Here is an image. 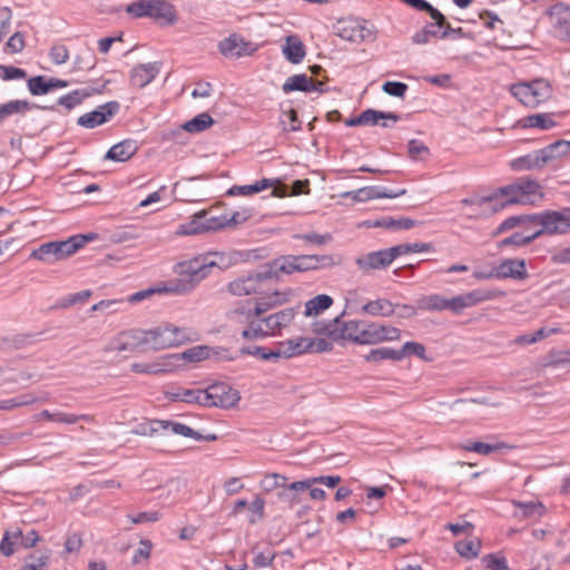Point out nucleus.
<instances>
[{
  "instance_id": "60",
  "label": "nucleus",
  "mask_w": 570,
  "mask_h": 570,
  "mask_svg": "<svg viewBox=\"0 0 570 570\" xmlns=\"http://www.w3.org/2000/svg\"><path fill=\"white\" fill-rule=\"evenodd\" d=\"M204 213V223L206 232L218 230L227 227L226 214L220 216H209V212L202 210Z\"/></svg>"
},
{
  "instance_id": "23",
  "label": "nucleus",
  "mask_w": 570,
  "mask_h": 570,
  "mask_svg": "<svg viewBox=\"0 0 570 570\" xmlns=\"http://www.w3.org/2000/svg\"><path fill=\"white\" fill-rule=\"evenodd\" d=\"M151 426H154V428H151L150 432H160V431L170 429L171 432L175 434H179V435H183L186 438H191L197 441H199L202 438V434L199 432H197V431L193 430L190 426L179 423V422L163 420V421L154 422L151 424Z\"/></svg>"
},
{
  "instance_id": "47",
  "label": "nucleus",
  "mask_w": 570,
  "mask_h": 570,
  "mask_svg": "<svg viewBox=\"0 0 570 570\" xmlns=\"http://www.w3.org/2000/svg\"><path fill=\"white\" fill-rule=\"evenodd\" d=\"M342 197L344 198H351L354 202H367L371 199H377L379 198V187L377 186H368V187H362L357 190L346 191L342 194Z\"/></svg>"
},
{
  "instance_id": "62",
  "label": "nucleus",
  "mask_w": 570,
  "mask_h": 570,
  "mask_svg": "<svg viewBox=\"0 0 570 570\" xmlns=\"http://www.w3.org/2000/svg\"><path fill=\"white\" fill-rule=\"evenodd\" d=\"M382 89L390 96L404 98L409 87L406 83L401 81H386L383 83Z\"/></svg>"
},
{
  "instance_id": "29",
  "label": "nucleus",
  "mask_w": 570,
  "mask_h": 570,
  "mask_svg": "<svg viewBox=\"0 0 570 570\" xmlns=\"http://www.w3.org/2000/svg\"><path fill=\"white\" fill-rule=\"evenodd\" d=\"M466 308L472 307L481 302L495 299L504 296V292L500 289H473L462 294Z\"/></svg>"
},
{
  "instance_id": "22",
  "label": "nucleus",
  "mask_w": 570,
  "mask_h": 570,
  "mask_svg": "<svg viewBox=\"0 0 570 570\" xmlns=\"http://www.w3.org/2000/svg\"><path fill=\"white\" fill-rule=\"evenodd\" d=\"M544 158L539 149L513 159L510 166L515 171L540 169L546 165Z\"/></svg>"
},
{
  "instance_id": "38",
  "label": "nucleus",
  "mask_w": 570,
  "mask_h": 570,
  "mask_svg": "<svg viewBox=\"0 0 570 570\" xmlns=\"http://www.w3.org/2000/svg\"><path fill=\"white\" fill-rule=\"evenodd\" d=\"M206 233L204 223V213H196L188 223L181 224L178 227V235H198Z\"/></svg>"
},
{
  "instance_id": "39",
  "label": "nucleus",
  "mask_w": 570,
  "mask_h": 570,
  "mask_svg": "<svg viewBox=\"0 0 570 570\" xmlns=\"http://www.w3.org/2000/svg\"><path fill=\"white\" fill-rule=\"evenodd\" d=\"M366 362L371 363H380L385 360H391L394 362L401 361V354H399L397 350L391 347H379L371 350L365 356Z\"/></svg>"
},
{
  "instance_id": "15",
  "label": "nucleus",
  "mask_w": 570,
  "mask_h": 570,
  "mask_svg": "<svg viewBox=\"0 0 570 570\" xmlns=\"http://www.w3.org/2000/svg\"><path fill=\"white\" fill-rule=\"evenodd\" d=\"M312 350L313 343L309 342L307 337L299 336L283 342H278L276 347L269 351V356H275V358H291Z\"/></svg>"
},
{
  "instance_id": "1",
  "label": "nucleus",
  "mask_w": 570,
  "mask_h": 570,
  "mask_svg": "<svg viewBox=\"0 0 570 570\" xmlns=\"http://www.w3.org/2000/svg\"><path fill=\"white\" fill-rule=\"evenodd\" d=\"M217 266L213 254L195 256L188 261L179 262L174 266L177 278L168 281L170 294L185 295L196 288V286L210 274Z\"/></svg>"
},
{
  "instance_id": "12",
  "label": "nucleus",
  "mask_w": 570,
  "mask_h": 570,
  "mask_svg": "<svg viewBox=\"0 0 570 570\" xmlns=\"http://www.w3.org/2000/svg\"><path fill=\"white\" fill-rule=\"evenodd\" d=\"M570 233V223L558 210H544L540 213V228L534 230L538 237L542 235H566Z\"/></svg>"
},
{
  "instance_id": "17",
  "label": "nucleus",
  "mask_w": 570,
  "mask_h": 570,
  "mask_svg": "<svg viewBox=\"0 0 570 570\" xmlns=\"http://www.w3.org/2000/svg\"><path fill=\"white\" fill-rule=\"evenodd\" d=\"M494 267L498 279L524 281L529 277L525 261L522 258H505Z\"/></svg>"
},
{
  "instance_id": "59",
  "label": "nucleus",
  "mask_w": 570,
  "mask_h": 570,
  "mask_svg": "<svg viewBox=\"0 0 570 570\" xmlns=\"http://www.w3.org/2000/svg\"><path fill=\"white\" fill-rule=\"evenodd\" d=\"M150 0H139L129 3L126 7V12L135 18H142L149 16Z\"/></svg>"
},
{
  "instance_id": "6",
  "label": "nucleus",
  "mask_w": 570,
  "mask_h": 570,
  "mask_svg": "<svg viewBox=\"0 0 570 570\" xmlns=\"http://www.w3.org/2000/svg\"><path fill=\"white\" fill-rule=\"evenodd\" d=\"M279 293L275 292L273 297L255 301H246L228 312V318L237 323H246L250 326L252 322H261L263 315L281 303Z\"/></svg>"
},
{
  "instance_id": "32",
  "label": "nucleus",
  "mask_w": 570,
  "mask_h": 570,
  "mask_svg": "<svg viewBox=\"0 0 570 570\" xmlns=\"http://www.w3.org/2000/svg\"><path fill=\"white\" fill-rule=\"evenodd\" d=\"M517 181L519 184V188L521 189L522 196L524 197L525 204H532L534 203L535 198L543 197L541 186L537 180L530 178H519Z\"/></svg>"
},
{
  "instance_id": "31",
  "label": "nucleus",
  "mask_w": 570,
  "mask_h": 570,
  "mask_svg": "<svg viewBox=\"0 0 570 570\" xmlns=\"http://www.w3.org/2000/svg\"><path fill=\"white\" fill-rule=\"evenodd\" d=\"M540 151H541L542 156L546 157L544 158L546 164H548L554 159H558V158L569 155L570 154V141L560 139V140H557L552 144L546 146L544 148H541Z\"/></svg>"
},
{
  "instance_id": "58",
  "label": "nucleus",
  "mask_w": 570,
  "mask_h": 570,
  "mask_svg": "<svg viewBox=\"0 0 570 570\" xmlns=\"http://www.w3.org/2000/svg\"><path fill=\"white\" fill-rule=\"evenodd\" d=\"M161 293L170 294V292L168 289V283L164 284L163 286L149 287L147 289L136 292L128 297V301L130 303H139V302L150 297L154 294H161Z\"/></svg>"
},
{
  "instance_id": "26",
  "label": "nucleus",
  "mask_w": 570,
  "mask_h": 570,
  "mask_svg": "<svg viewBox=\"0 0 570 570\" xmlns=\"http://www.w3.org/2000/svg\"><path fill=\"white\" fill-rule=\"evenodd\" d=\"M400 115L391 111H381L375 109H366L362 111V121L363 126H376L379 125L380 120H383L381 126L383 128L390 127V125L386 122V120H392L393 122H396L400 120Z\"/></svg>"
},
{
  "instance_id": "14",
  "label": "nucleus",
  "mask_w": 570,
  "mask_h": 570,
  "mask_svg": "<svg viewBox=\"0 0 570 570\" xmlns=\"http://www.w3.org/2000/svg\"><path fill=\"white\" fill-rule=\"evenodd\" d=\"M119 108L120 105L118 101H109L90 112L81 115L78 118L77 124L89 129L96 128L114 117L119 111Z\"/></svg>"
},
{
  "instance_id": "20",
  "label": "nucleus",
  "mask_w": 570,
  "mask_h": 570,
  "mask_svg": "<svg viewBox=\"0 0 570 570\" xmlns=\"http://www.w3.org/2000/svg\"><path fill=\"white\" fill-rule=\"evenodd\" d=\"M138 150L136 140L125 139L114 145L106 154L105 158L114 161H126L130 159Z\"/></svg>"
},
{
  "instance_id": "63",
  "label": "nucleus",
  "mask_w": 570,
  "mask_h": 570,
  "mask_svg": "<svg viewBox=\"0 0 570 570\" xmlns=\"http://www.w3.org/2000/svg\"><path fill=\"white\" fill-rule=\"evenodd\" d=\"M49 57L55 65L66 63L69 59V51L65 45H53L50 48Z\"/></svg>"
},
{
  "instance_id": "61",
  "label": "nucleus",
  "mask_w": 570,
  "mask_h": 570,
  "mask_svg": "<svg viewBox=\"0 0 570 570\" xmlns=\"http://www.w3.org/2000/svg\"><path fill=\"white\" fill-rule=\"evenodd\" d=\"M293 238L302 239V240H305L313 245L322 246L332 240V235L331 234L321 235V234H317L314 232H309V233H305V234H295L293 236Z\"/></svg>"
},
{
  "instance_id": "28",
  "label": "nucleus",
  "mask_w": 570,
  "mask_h": 570,
  "mask_svg": "<svg viewBox=\"0 0 570 570\" xmlns=\"http://www.w3.org/2000/svg\"><path fill=\"white\" fill-rule=\"evenodd\" d=\"M210 353H212V348L209 346L198 345V346L190 347L179 354H168L165 356V358L171 360V362L180 361V360H185L187 362H199V361L209 358Z\"/></svg>"
},
{
  "instance_id": "33",
  "label": "nucleus",
  "mask_w": 570,
  "mask_h": 570,
  "mask_svg": "<svg viewBox=\"0 0 570 570\" xmlns=\"http://www.w3.org/2000/svg\"><path fill=\"white\" fill-rule=\"evenodd\" d=\"M372 323V328L374 331V337L375 344L382 343V342H392V341H399L401 338V330L397 327H394L392 325H384L379 323Z\"/></svg>"
},
{
  "instance_id": "27",
  "label": "nucleus",
  "mask_w": 570,
  "mask_h": 570,
  "mask_svg": "<svg viewBox=\"0 0 570 570\" xmlns=\"http://www.w3.org/2000/svg\"><path fill=\"white\" fill-rule=\"evenodd\" d=\"M278 180L263 178L250 185L233 186L228 189L227 195L229 196H249L263 191L268 187H274Z\"/></svg>"
},
{
  "instance_id": "13",
  "label": "nucleus",
  "mask_w": 570,
  "mask_h": 570,
  "mask_svg": "<svg viewBox=\"0 0 570 570\" xmlns=\"http://www.w3.org/2000/svg\"><path fill=\"white\" fill-rule=\"evenodd\" d=\"M257 47L246 41L242 36L233 33L218 42V50L225 58H240L250 56Z\"/></svg>"
},
{
  "instance_id": "54",
  "label": "nucleus",
  "mask_w": 570,
  "mask_h": 570,
  "mask_svg": "<svg viewBox=\"0 0 570 570\" xmlns=\"http://www.w3.org/2000/svg\"><path fill=\"white\" fill-rule=\"evenodd\" d=\"M287 481V478L278 474V473H271L266 474L263 480L261 481V488L266 492H272L274 490H278L284 485V483Z\"/></svg>"
},
{
  "instance_id": "43",
  "label": "nucleus",
  "mask_w": 570,
  "mask_h": 570,
  "mask_svg": "<svg viewBox=\"0 0 570 570\" xmlns=\"http://www.w3.org/2000/svg\"><path fill=\"white\" fill-rule=\"evenodd\" d=\"M481 549V541L479 539L460 540L455 543V551L466 559L478 557Z\"/></svg>"
},
{
  "instance_id": "48",
  "label": "nucleus",
  "mask_w": 570,
  "mask_h": 570,
  "mask_svg": "<svg viewBox=\"0 0 570 570\" xmlns=\"http://www.w3.org/2000/svg\"><path fill=\"white\" fill-rule=\"evenodd\" d=\"M37 402V397L31 394H21L9 400L0 401V411H11L13 409L30 405Z\"/></svg>"
},
{
  "instance_id": "36",
  "label": "nucleus",
  "mask_w": 570,
  "mask_h": 570,
  "mask_svg": "<svg viewBox=\"0 0 570 570\" xmlns=\"http://www.w3.org/2000/svg\"><path fill=\"white\" fill-rule=\"evenodd\" d=\"M333 304V298L326 294H320L305 303L306 316L318 315L320 313L330 308Z\"/></svg>"
},
{
  "instance_id": "55",
  "label": "nucleus",
  "mask_w": 570,
  "mask_h": 570,
  "mask_svg": "<svg viewBox=\"0 0 570 570\" xmlns=\"http://www.w3.org/2000/svg\"><path fill=\"white\" fill-rule=\"evenodd\" d=\"M79 421L94 422L95 416L90 414H73L65 412H55V422L65 424H76Z\"/></svg>"
},
{
  "instance_id": "35",
  "label": "nucleus",
  "mask_w": 570,
  "mask_h": 570,
  "mask_svg": "<svg viewBox=\"0 0 570 570\" xmlns=\"http://www.w3.org/2000/svg\"><path fill=\"white\" fill-rule=\"evenodd\" d=\"M362 309L372 316H391L394 313L393 304L385 298L370 301L363 305Z\"/></svg>"
},
{
  "instance_id": "34",
  "label": "nucleus",
  "mask_w": 570,
  "mask_h": 570,
  "mask_svg": "<svg viewBox=\"0 0 570 570\" xmlns=\"http://www.w3.org/2000/svg\"><path fill=\"white\" fill-rule=\"evenodd\" d=\"M433 249L434 248L431 243H404L390 247L393 259L410 253L432 252Z\"/></svg>"
},
{
  "instance_id": "4",
  "label": "nucleus",
  "mask_w": 570,
  "mask_h": 570,
  "mask_svg": "<svg viewBox=\"0 0 570 570\" xmlns=\"http://www.w3.org/2000/svg\"><path fill=\"white\" fill-rule=\"evenodd\" d=\"M295 317V311L292 307L284 308L279 312L262 317L261 322H252L247 326L242 336L245 340H258L267 336H274L281 332L282 328L288 326Z\"/></svg>"
},
{
  "instance_id": "45",
  "label": "nucleus",
  "mask_w": 570,
  "mask_h": 570,
  "mask_svg": "<svg viewBox=\"0 0 570 570\" xmlns=\"http://www.w3.org/2000/svg\"><path fill=\"white\" fill-rule=\"evenodd\" d=\"M374 226L395 230L410 229L415 226V220L406 217L399 219H394L392 217H383L382 219L377 220Z\"/></svg>"
},
{
  "instance_id": "8",
  "label": "nucleus",
  "mask_w": 570,
  "mask_h": 570,
  "mask_svg": "<svg viewBox=\"0 0 570 570\" xmlns=\"http://www.w3.org/2000/svg\"><path fill=\"white\" fill-rule=\"evenodd\" d=\"M362 325L363 321L342 322L341 316H337L327 323H316L314 332L326 335L333 341H351L356 343Z\"/></svg>"
},
{
  "instance_id": "42",
  "label": "nucleus",
  "mask_w": 570,
  "mask_h": 570,
  "mask_svg": "<svg viewBox=\"0 0 570 570\" xmlns=\"http://www.w3.org/2000/svg\"><path fill=\"white\" fill-rule=\"evenodd\" d=\"M309 78L305 73L291 76L283 83L282 89L285 94L292 91H308Z\"/></svg>"
},
{
  "instance_id": "64",
  "label": "nucleus",
  "mask_w": 570,
  "mask_h": 570,
  "mask_svg": "<svg viewBox=\"0 0 570 570\" xmlns=\"http://www.w3.org/2000/svg\"><path fill=\"white\" fill-rule=\"evenodd\" d=\"M49 561V556L41 554L36 557L35 554H30L27 558L26 564L22 567V570H43Z\"/></svg>"
},
{
  "instance_id": "41",
  "label": "nucleus",
  "mask_w": 570,
  "mask_h": 570,
  "mask_svg": "<svg viewBox=\"0 0 570 570\" xmlns=\"http://www.w3.org/2000/svg\"><path fill=\"white\" fill-rule=\"evenodd\" d=\"M537 239V236L533 233L524 234L521 232H515L511 236L503 238L499 242L498 247L504 248L509 246L513 247H522Z\"/></svg>"
},
{
  "instance_id": "51",
  "label": "nucleus",
  "mask_w": 570,
  "mask_h": 570,
  "mask_svg": "<svg viewBox=\"0 0 570 570\" xmlns=\"http://www.w3.org/2000/svg\"><path fill=\"white\" fill-rule=\"evenodd\" d=\"M424 12H428L431 17V19L434 21V23L439 24V29H443L440 38L445 39L450 36V31L452 30L451 24L446 21L444 14H442L436 8H434L430 3V8L425 9Z\"/></svg>"
},
{
  "instance_id": "24",
  "label": "nucleus",
  "mask_w": 570,
  "mask_h": 570,
  "mask_svg": "<svg viewBox=\"0 0 570 570\" xmlns=\"http://www.w3.org/2000/svg\"><path fill=\"white\" fill-rule=\"evenodd\" d=\"M283 55L291 63H299L305 57V46L295 35L287 36L283 46Z\"/></svg>"
},
{
  "instance_id": "9",
  "label": "nucleus",
  "mask_w": 570,
  "mask_h": 570,
  "mask_svg": "<svg viewBox=\"0 0 570 570\" xmlns=\"http://www.w3.org/2000/svg\"><path fill=\"white\" fill-rule=\"evenodd\" d=\"M480 206H489L490 213H498L503 208L514 204H525L518 181L502 186L488 196L478 200Z\"/></svg>"
},
{
  "instance_id": "21",
  "label": "nucleus",
  "mask_w": 570,
  "mask_h": 570,
  "mask_svg": "<svg viewBox=\"0 0 570 570\" xmlns=\"http://www.w3.org/2000/svg\"><path fill=\"white\" fill-rule=\"evenodd\" d=\"M307 489H309V484L306 480L295 481L289 485L285 482L279 491H277V498L292 507L299 502V493Z\"/></svg>"
},
{
  "instance_id": "18",
  "label": "nucleus",
  "mask_w": 570,
  "mask_h": 570,
  "mask_svg": "<svg viewBox=\"0 0 570 570\" xmlns=\"http://www.w3.org/2000/svg\"><path fill=\"white\" fill-rule=\"evenodd\" d=\"M160 62H148L138 65L130 72L132 86L144 88L150 83L160 71Z\"/></svg>"
},
{
  "instance_id": "52",
  "label": "nucleus",
  "mask_w": 570,
  "mask_h": 570,
  "mask_svg": "<svg viewBox=\"0 0 570 570\" xmlns=\"http://www.w3.org/2000/svg\"><path fill=\"white\" fill-rule=\"evenodd\" d=\"M424 12H428L431 17V19L434 21V23L439 24V29H443L440 38L445 39L450 36V31L452 30L451 24L446 21L444 14H442L436 8H434L430 3V8L425 9Z\"/></svg>"
},
{
  "instance_id": "7",
  "label": "nucleus",
  "mask_w": 570,
  "mask_h": 570,
  "mask_svg": "<svg viewBox=\"0 0 570 570\" xmlns=\"http://www.w3.org/2000/svg\"><path fill=\"white\" fill-rule=\"evenodd\" d=\"M265 265L258 269L234 279L228 284V291L236 296L263 293L265 285L272 281V272Z\"/></svg>"
},
{
  "instance_id": "16",
  "label": "nucleus",
  "mask_w": 570,
  "mask_h": 570,
  "mask_svg": "<svg viewBox=\"0 0 570 570\" xmlns=\"http://www.w3.org/2000/svg\"><path fill=\"white\" fill-rule=\"evenodd\" d=\"M393 261L390 248H385L358 256L355 259V264L363 273H368L371 271L384 269L389 267Z\"/></svg>"
},
{
  "instance_id": "57",
  "label": "nucleus",
  "mask_w": 570,
  "mask_h": 570,
  "mask_svg": "<svg viewBox=\"0 0 570 570\" xmlns=\"http://www.w3.org/2000/svg\"><path fill=\"white\" fill-rule=\"evenodd\" d=\"M524 518L541 517L544 512V507L540 502H514Z\"/></svg>"
},
{
  "instance_id": "37",
  "label": "nucleus",
  "mask_w": 570,
  "mask_h": 570,
  "mask_svg": "<svg viewBox=\"0 0 570 570\" xmlns=\"http://www.w3.org/2000/svg\"><path fill=\"white\" fill-rule=\"evenodd\" d=\"M90 89H76L58 99V105L63 106L67 110L73 109L80 105L86 98L92 95Z\"/></svg>"
},
{
  "instance_id": "30",
  "label": "nucleus",
  "mask_w": 570,
  "mask_h": 570,
  "mask_svg": "<svg viewBox=\"0 0 570 570\" xmlns=\"http://www.w3.org/2000/svg\"><path fill=\"white\" fill-rule=\"evenodd\" d=\"M176 364L171 360L163 357L161 363H134L131 371L140 374H160L171 370Z\"/></svg>"
},
{
  "instance_id": "40",
  "label": "nucleus",
  "mask_w": 570,
  "mask_h": 570,
  "mask_svg": "<svg viewBox=\"0 0 570 570\" xmlns=\"http://www.w3.org/2000/svg\"><path fill=\"white\" fill-rule=\"evenodd\" d=\"M521 121L523 128H539L542 130L551 129L557 125L547 114L530 115Z\"/></svg>"
},
{
  "instance_id": "19",
  "label": "nucleus",
  "mask_w": 570,
  "mask_h": 570,
  "mask_svg": "<svg viewBox=\"0 0 570 570\" xmlns=\"http://www.w3.org/2000/svg\"><path fill=\"white\" fill-rule=\"evenodd\" d=\"M148 17L166 24H173L177 20L175 7L165 0H150Z\"/></svg>"
},
{
  "instance_id": "56",
  "label": "nucleus",
  "mask_w": 570,
  "mask_h": 570,
  "mask_svg": "<svg viewBox=\"0 0 570 570\" xmlns=\"http://www.w3.org/2000/svg\"><path fill=\"white\" fill-rule=\"evenodd\" d=\"M29 104L24 100H11L0 106V121L4 118L18 114L22 110H28Z\"/></svg>"
},
{
  "instance_id": "44",
  "label": "nucleus",
  "mask_w": 570,
  "mask_h": 570,
  "mask_svg": "<svg viewBox=\"0 0 570 570\" xmlns=\"http://www.w3.org/2000/svg\"><path fill=\"white\" fill-rule=\"evenodd\" d=\"M213 124V118L207 112H203L185 122L183 128L188 132H202Z\"/></svg>"
},
{
  "instance_id": "2",
  "label": "nucleus",
  "mask_w": 570,
  "mask_h": 570,
  "mask_svg": "<svg viewBox=\"0 0 570 570\" xmlns=\"http://www.w3.org/2000/svg\"><path fill=\"white\" fill-rule=\"evenodd\" d=\"M142 336L144 351H159L197 340L195 331L173 324H166L149 331L142 330Z\"/></svg>"
},
{
  "instance_id": "10",
  "label": "nucleus",
  "mask_w": 570,
  "mask_h": 570,
  "mask_svg": "<svg viewBox=\"0 0 570 570\" xmlns=\"http://www.w3.org/2000/svg\"><path fill=\"white\" fill-rule=\"evenodd\" d=\"M240 396L238 391L224 382L209 385L204 390V406L229 409L235 406Z\"/></svg>"
},
{
  "instance_id": "50",
  "label": "nucleus",
  "mask_w": 570,
  "mask_h": 570,
  "mask_svg": "<svg viewBox=\"0 0 570 570\" xmlns=\"http://www.w3.org/2000/svg\"><path fill=\"white\" fill-rule=\"evenodd\" d=\"M570 363V350H552L544 358L546 367H558Z\"/></svg>"
},
{
  "instance_id": "53",
  "label": "nucleus",
  "mask_w": 570,
  "mask_h": 570,
  "mask_svg": "<svg viewBox=\"0 0 570 570\" xmlns=\"http://www.w3.org/2000/svg\"><path fill=\"white\" fill-rule=\"evenodd\" d=\"M50 80L45 76H36L28 80V89L33 96L46 95L50 91Z\"/></svg>"
},
{
  "instance_id": "46",
  "label": "nucleus",
  "mask_w": 570,
  "mask_h": 570,
  "mask_svg": "<svg viewBox=\"0 0 570 570\" xmlns=\"http://www.w3.org/2000/svg\"><path fill=\"white\" fill-rule=\"evenodd\" d=\"M173 400L204 406V390L181 389L173 394Z\"/></svg>"
},
{
  "instance_id": "49",
  "label": "nucleus",
  "mask_w": 570,
  "mask_h": 570,
  "mask_svg": "<svg viewBox=\"0 0 570 570\" xmlns=\"http://www.w3.org/2000/svg\"><path fill=\"white\" fill-rule=\"evenodd\" d=\"M399 354H401V361L406 357V356H411V355H414L416 357H419L420 360L422 361H431V358H429L426 356V350H425V346L422 344V343H419V342H406L401 350H397Z\"/></svg>"
},
{
  "instance_id": "3",
  "label": "nucleus",
  "mask_w": 570,
  "mask_h": 570,
  "mask_svg": "<svg viewBox=\"0 0 570 570\" xmlns=\"http://www.w3.org/2000/svg\"><path fill=\"white\" fill-rule=\"evenodd\" d=\"M97 237V234L89 233L86 235H75L66 240L48 242L33 249L30 254V258L45 264H53L73 255L86 243Z\"/></svg>"
},
{
  "instance_id": "5",
  "label": "nucleus",
  "mask_w": 570,
  "mask_h": 570,
  "mask_svg": "<svg viewBox=\"0 0 570 570\" xmlns=\"http://www.w3.org/2000/svg\"><path fill=\"white\" fill-rule=\"evenodd\" d=\"M510 92L522 105L535 108L541 102L549 100L552 96V88L548 80L538 78L529 82L512 85Z\"/></svg>"
},
{
  "instance_id": "25",
  "label": "nucleus",
  "mask_w": 570,
  "mask_h": 570,
  "mask_svg": "<svg viewBox=\"0 0 570 570\" xmlns=\"http://www.w3.org/2000/svg\"><path fill=\"white\" fill-rule=\"evenodd\" d=\"M295 259V255H285L265 264L266 268L272 272V281L277 279L279 273L292 274L299 272L298 264Z\"/></svg>"
},
{
  "instance_id": "11",
  "label": "nucleus",
  "mask_w": 570,
  "mask_h": 570,
  "mask_svg": "<svg viewBox=\"0 0 570 570\" xmlns=\"http://www.w3.org/2000/svg\"><path fill=\"white\" fill-rule=\"evenodd\" d=\"M142 330L132 328L129 331H124L115 336L105 347L104 351L106 353L117 352V353H132L135 351H144V342H142Z\"/></svg>"
}]
</instances>
